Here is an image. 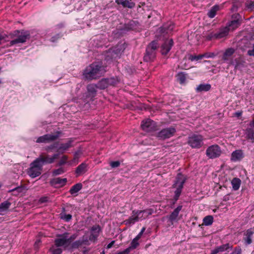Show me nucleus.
<instances>
[{
	"instance_id": "21",
	"label": "nucleus",
	"mask_w": 254,
	"mask_h": 254,
	"mask_svg": "<svg viewBox=\"0 0 254 254\" xmlns=\"http://www.w3.org/2000/svg\"><path fill=\"white\" fill-rule=\"evenodd\" d=\"M232 64L234 65L235 70H242L246 66V62L241 59H236Z\"/></svg>"
},
{
	"instance_id": "27",
	"label": "nucleus",
	"mask_w": 254,
	"mask_h": 254,
	"mask_svg": "<svg viewBox=\"0 0 254 254\" xmlns=\"http://www.w3.org/2000/svg\"><path fill=\"white\" fill-rule=\"evenodd\" d=\"M88 242L87 238L84 239V237H83L82 240H77L72 243L71 247L72 249H77L83 244L86 245Z\"/></svg>"
},
{
	"instance_id": "35",
	"label": "nucleus",
	"mask_w": 254,
	"mask_h": 254,
	"mask_svg": "<svg viewBox=\"0 0 254 254\" xmlns=\"http://www.w3.org/2000/svg\"><path fill=\"white\" fill-rule=\"evenodd\" d=\"M52 246L59 248L64 246V234L60 235L59 238L55 239V244Z\"/></svg>"
},
{
	"instance_id": "3",
	"label": "nucleus",
	"mask_w": 254,
	"mask_h": 254,
	"mask_svg": "<svg viewBox=\"0 0 254 254\" xmlns=\"http://www.w3.org/2000/svg\"><path fill=\"white\" fill-rule=\"evenodd\" d=\"M106 67L101 61L94 62L84 70V78L88 80L96 79L106 72Z\"/></svg>"
},
{
	"instance_id": "25",
	"label": "nucleus",
	"mask_w": 254,
	"mask_h": 254,
	"mask_svg": "<svg viewBox=\"0 0 254 254\" xmlns=\"http://www.w3.org/2000/svg\"><path fill=\"white\" fill-rule=\"evenodd\" d=\"M174 25L170 24L169 25H164L159 29V33L161 34H167L173 30Z\"/></svg>"
},
{
	"instance_id": "40",
	"label": "nucleus",
	"mask_w": 254,
	"mask_h": 254,
	"mask_svg": "<svg viewBox=\"0 0 254 254\" xmlns=\"http://www.w3.org/2000/svg\"><path fill=\"white\" fill-rule=\"evenodd\" d=\"M213 222V217L212 215H207L203 219V223L205 226H209Z\"/></svg>"
},
{
	"instance_id": "9",
	"label": "nucleus",
	"mask_w": 254,
	"mask_h": 254,
	"mask_svg": "<svg viewBox=\"0 0 254 254\" xmlns=\"http://www.w3.org/2000/svg\"><path fill=\"white\" fill-rule=\"evenodd\" d=\"M188 143L192 148H199L203 144V137L199 134H193L189 136Z\"/></svg>"
},
{
	"instance_id": "51",
	"label": "nucleus",
	"mask_w": 254,
	"mask_h": 254,
	"mask_svg": "<svg viewBox=\"0 0 254 254\" xmlns=\"http://www.w3.org/2000/svg\"><path fill=\"white\" fill-rule=\"evenodd\" d=\"M64 172V169L62 167H61L58 169L54 170L53 171V176H57L62 174Z\"/></svg>"
},
{
	"instance_id": "8",
	"label": "nucleus",
	"mask_w": 254,
	"mask_h": 254,
	"mask_svg": "<svg viewBox=\"0 0 254 254\" xmlns=\"http://www.w3.org/2000/svg\"><path fill=\"white\" fill-rule=\"evenodd\" d=\"M230 29L228 27L220 28L215 32H211L208 34L205 37L206 39L211 41L212 39H219L226 37L229 33Z\"/></svg>"
},
{
	"instance_id": "53",
	"label": "nucleus",
	"mask_w": 254,
	"mask_h": 254,
	"mask_svg": "<svg viewBox=\"0 0 254 254\" xmlns=\"http://www.w3.org/2000/svg\"><path fill=\"white\" fill-rule=\"evenodd\" d=\"M99 234H95L94 233L91 232V234L89 237V240L91 241H95L97 237H98Z\"/></svg>"
},
{
	"instance_id": "28",
	"label": "nucleus",
	"mask_w": 254,
	"mask_h": 254,
	"mask_svg": "<svg viewBox=\"0 0 254 254\" xmlns=\"http://www.w3.org/2000/svg\"><path fill=\"white\" fill-rule=\"evenodd\" d=\"M211 88V85L209 84H200L195 89L197 92H206Z\"/></svg>"
},
{
	"instance_id": "44",
	"label": "nucleus",
	"mask_w": 254,
	"mask_h": 254,
	"mask_svg": "<svg viewBox=\"0 0 254 254\" xmlns=\"http://www.w3.org/2000/svg\"><path fill=\"white\" fill-rule=\"evenodd\" d=\"M204 57V56L203 55H189L188 59L190 61H199L201 60Z\"/></svg>"
},
{
	"instance_id": "49",
	"label": "nucleus",
	"mask_w": 254,
	"mask_h": 254,
	"mask_svg": "<svg viewBox=\"0 0 254 254\" xmlns=\"http://www.w3.org/2000/svg\"><path fill=\"white\" fill-rule=\"evenodd\" d=\"M101 228L99 225L93 226L91 228V232L94 233L95 234H99Z\"/></svg>"
},
{
	"instance_id": "19",
	"label": "nucleus",
	"mask_w": 254,
	"mask_h": 254,
	"mask_svg": "<svg viewBox=\"0 0 254 254\" xmlns=\"http://www.w3.org/2000/svg\"><path fill=\"white\" fill-rule=\"evenodd\" d=\"M87 171V164L83 162L80 164L76 168L75 171V174L76 177H78Z\"/></svg>"
},
{
	"instance_id": "11",
	"label": "nucleus",
	"mask_w": 254,
	"mask_h": 254,
	"mask_svg": "<svg viewBox=\"0 0 254 254\" xmlns=\"http://www.w3.org/2000/svg\"><path fill=\"white\" fill-rule=\"evenodd\" d=\"M222 153L220 146L217 144L209 146L206 150V155L210 159L219 157Z\"/></svg>"
},
{
	"instance_id": "56",
	"label": "nucleus",
	"mask_w": 254,
	"mask_h": 254,
	"mask_svg": "<svg viewBox=\"0 0 254 254\" xmlns=\"http://www.w3.org/2000/svg\"><path fill=\"white\" fill-rule=\"evenodd\" d=\"M145 227H143L142 229L141 230L140 232L139 233V234L134 238L136 239L137 240H139L140 238L141 237L143 233L145 230Z\"/></svg>"
},
{
	"instance_id": "48",
	"label": "nucleus",
	"mask_w": 254,
	"mask_h": 254,
	"mask_svg": "<svg viewBox=\"0 0 254 254\" xmlns=\"http://www.w3.org/2000/svg\"><path fill=\"white\" fill-rule=\"evenodd\" d=\"M241 3L238 1H235L233 3L232 7L231 8L232 12H236L240 6Z\"/></svg>"
},
{
	"instance_id": "43",
	"label": "nucleus",
	"mask_w": 254,
	"mask_h": 254,
	"mask_svg": "<svg viewBox=\"0 0 254 254\" xmlns=\"http://www.w3.org/2000/svg\"><path fill=\"white\" fill-rule=\"evenodd\" d=\"M241 22L240 21H237L236 20H232L228 23V26L231 27L233 29L238 27L239 26Z\"/></svg>"
},
{
	"instance_id": "38",
	"label": "nucleus",
	"mask_w": 254,
	"mask_h": 254,
	"mask_svg": "<svg viewBox=\"0 0 254 254\" xmlns=\"http://www.w3.org/2000/svg\"><path fill=\"white\" fill-rule=\"evenodd\" d=\"M247 138L254 143V128H247L246 131Z\"/></svg>"
},
{
	"instance_id": "17",
	"label": "nucleus",
	"mask_w": 254,
	"mask_h": 254,
	"mask_svg": "<svg viewBox=\"0 0 254 254\" xmlns=\"http://www.w3.org/2000/svg\"><path fill=\"white\" fill-rule=\"evenodd\" d=\"M254 234V232L251 228L249 229L246 231V233L244 234V237L243 238V240L246 245H249L252 243V238Z\"/></svg>"
},
{
	"instance_id": "20",
	"label": "nucleus",
	"mask_w": 254,
	"mask_h": 254,
	"mask_svg": "<svg viewBox=\"0 0 254 254\" xmlns=\"http://www.w3.org/2000/svg\"><path fill=\"white\" fill-rule=\"evenodd\" d=\"M183 206L181 205H179L174 211L168 216L169 220L173 223L174 221L177 220V218L179 215L180 211L182 209Z\"/></svg>"
},
{
	"instance_id": "26",
	"label": "nucleus",
	"mask_w": 254,
	"mask_h": 254,
	"mask_svg": "<svg viewBox=\"0 0 254 254\" xmlns=\"http://www.w3.org/2000/svg\"><path fill=\"white\" fill-rule=\"evenodd\" d=\"M95 84L100 90H104L109 87L106 78L101 79Z\"/></svg>"
},
{
	"instance_id": "31",
	"label": "nucleus",
	"mask_w": 254,
	"mask_h": 254,
	"mask_svg": "<svg viewBox=\"0 0 254 254\" xmlns=\"http://www.w3.org/2000/svg\"><path fill=\"white\" fill-rule=\"evenodd\" d=\"M187 74L185 72H179L177 75V80L181 84L184 83L186 81Z\"/></svg>"
},
{
	"instance_id": "14",
	"label": "nucleus",
	"mask_w": 254,
	"mask_h": 254,
	"mask_svg": "<svg viewBox=\"0 0 254 254\" xmlns=\"http://www.w3.org/2000/svg\"><path fill=\"white\" fill-rule=\"evenodd\" d=\"M87 92H86V97L93 100L97 95V89H98L95 84H89L86 87Z\"/></svg>"
},
{
	"instance_id": "23",
	"label": "nucleus",
	"mask_w": 254,
	"mask_h": 254,
	"mask_svg": "<svg viewBox=\"0 0 254 254\" xmlns=\"http://www.w3.org/2000/svg\"><path fill=\"white\" fill-rule=\"evenodd\" d=\"M76 144L75 138H68L64 142V152L68 150V148L73 147Z\"/></svg>"
},
{
	"instance_id": "39",
	"label": "nucleus",
	"mask_w": 254,
	"mask_h": 254,
	"mask_svg": "<svg viewBox=\"0 0 254 254\" xmlns=\"http://www.w3.org/2000/svg\"><path fill=\"white\" fill-rule=\"evenodd\" d=\"M138 240L134 238L130 243V246L127 248V250H129L128 252L130 253L132 250L135 249L139 245V244L138 242Z\"/></svg>"
},
{
	"instance_id": "47",
	"label": "nucleus",
	"mask_w": 254,
	"mask_h": 254,
	"mask_svg": "<svg viewBox=\"0 0 254 254\" xmlns=\"http://www.w3.org/2000/svg\"><path fill=\"white\" fill-rule=\"evenodd\" d=\"M246 7L250 11L254 10V1H247L246 3Z\"/></svg>"
},
{
	"instance_id": "45",
	"label": "nucleus",
	"mask_w": 254,
	"mask_h": 254,
	"mask_svg": "<svg viewBox=\"0 0 254 254\" xmlns=\"http://www.w3.org/2000/svg\"><path fill=\"white\" fill-rule=\"evenodd\" d=\"M50 251L52 254H62L63 252V249L61 248L55 247L54 246L51 247Z\"/></svg>"
},
{
	"instance_id": "52",
	"label": "nucleus",
	"mask_w": 254,
	"mask_h": 254,
	"mask_svg": "<svg viewBox=\"0 0 254 254\" xmlns=\"http://www.w3.org/2000/svg\"><path fill=\"white\" fill-rule=\"evenodd\" d=\"M232 20H236L242 22V16L238 13H235L232 15Z\"/></svg>"
},
{
	"instance_id": "7",
	"label": "nucleus",
	"mask_w": 254,
	"mask_h": 254,
	"mask_svg": "<svg viewBox=\"0 0 254 254\" xmlns=\"http://www.w3.org/2000/svg\"><path fill=\"white\" fill-rule=\"evenodd\" d=\"M14 35H17L19 34L17 38L10 41V45L12 46L18 43H24L27 40H29L30 38V32L28 31L25 30H15L14 32Z\"/></svg>"
},
{
	"instance_id": "57",
	"label": "nucleus",
	"mask_w": 254,
	"mask_h": 254,
	"mask_svg": "<svg viewBox=\"0 0 254 254\" xmlns=\"http://www.w3.org/2000/svg\"><path fill=\"white\" fill-rule=\"evenodd\" d=\"M72 218V215L70 214L64 213V221L69 222Z\"/></svg>"
},
{
	"instance_id": "22",
	"label": "nucleus",
	"mask_w": 254,
	"mask_h": 254,
	"mask_svg": "<svg viewBox=\"0 0 254 254\" xmlns=\"http://www.w3.org/2000/svg\"><path fill=\"white\" fill-rule=\"evenodd\" d=\"M106 78L109 86H115L120 82V78L117 76Z\"/></svg>"
},
{
	"instance_id": "37",
	"label": "nucleus",
	"mask_w": 254,
	"mask_h": 254,
	"mask_svg": "<svg viewBox=\"0 0 254 254\" xmlns=\"http://www.w3.org/2000/svg\"><path fill=\"white\" fill-rule=\"evenodd\" d=\"M138 221V217L137 216L133 217V216H131L128 219L125 220L124 222L126 225L130 226Z\"/></svg>"
},
{
	"instance_id": "62",
	"label": "nucleus",
	"mask_w": 254,
	"mask_h": 254,
	"mask_svg": "<svg viewBox=\"0 0 254 254\" xmlns=\"http://www.w3.org/2000/svg\"><path fill=\"white\" fill-rule=\"evenodd\" d=\"M115 243V241H111V243H109V244L107 246V247H106V249H109L113 247V246L114 245Z\"/></svg>"
},
{
	"instance_id": "33",
	"label": "nucleus",
	"mask_w": 254,
	"mask_h": 254,
	"mask_svg": "<svg viewBox=\"0 0 254 254\" xmlns=\"http://www.w3.org/2000/svg\"><path fill=\"white\" fill-rule=\"evenodd\" d=\"M219 9V6L218 5H215L211 8L207 13L209 18H212L216 15V12Z\"/></svg>"
},
{
	"instance_id": "42",
	"label": "nucleus",
	"mask_w": 254,
	"mask_h": 254,
	"mask_svg": "<svg viewBox=\"0 0 254 254\" xmlns=\"http://www.w3.org/2000/svg\"><path fill=\"white\" fill-rule=\"evenodd\" d=\"M122 6L125 8H132L135 6V3L131 0H124Z\"/></svg>"
},
{
	"instance_id": "16",
	"label": "nucleus",
	"mask_w": 254,
	"mask_h": 254,
	"mask_svg": "<svg viewBox=\"0 0 254 254\" xmlns=\"http://www.w3.org/2000/svg\"><path fill=\"white\" fill-rule=\"evenodd\" d=\"M244 157V154L242 150L239 149L234 151L231 156L232 161H239Z\"/></svg>"
},
{
	"instance_id": "54",
	"label": "nucleus",
	"mask_w": 254,
	"mask_h": 254,
	"mask_svg": "<svg viewBox=\"0 0 254 254\" xmlns=\"http://www.w3.org/2000/svg\"><path fill=\"white\" fill-rule=\"evenodd\" d=\"M59 143L58 142L54 143L53 144L50 145V146H48L46 148L47 150H53L55 148H57L59 147Z\"/></svg>"
},
{
	"instance_id": "10",
	"label": "nucleus",
	"mask_w": 254,
	"mask_h": 254,
	"mask_svg": "<svg viewBox=\"0 0 254 254\" xmlns=\"http://www.w3.org/2000/svg\"><path fill=\"white\" fill-rule=\"evenodd\" d=\"M176 131V128L175 127H166L158 132L156 137L160 140H165L173 136Z\"/></svg>"
},
{
	"instance_id": "13",
	"label": "nucleus",
	"mask_w": 254,
	"mask_h": 254,
	"mask_svg": "<svg viewBox=\"0 0 254 254\" xmlns=\"http://www.w3.org/2000/svg\"><path fill=\"white\" fill-rule=\"evenodd\" d=\"M60 132L57 131L54 133L46 134L43 136L39 137L37 140V143H49L57 139L60 136Z\"/></svg>"
},
{
	"instance_id": "5",
	"label": "nucleus",
	"mask_w": 254,
	"mask_h": 254,
	"mask_svg": "<svg viewBox=\"0 0 254 254\" xmlns=\"http://www.w3.org/2000/svg\"><path fill=\"white\" fill-rule=\"evenodd\" d=\"M127 47L125 42L119 43L116 46L109 49L106 53L105 60L107 62H111L117 59L120 58Z\"/></svg>"
},
{
	"instance_id": "34",
	"label": "nucleus",
	"mask_w": 254,
	"mask_h": 254,
	"mask_svg": "<svg viewBox=\"0 0 254 254\" xmlns=\"http://www.w3.org/2000/svg\"><path fill=\"white\" fill-rule=\"evenodd\" d=\"M68 234L67 233L64 232V248L67 244L70 243L72 241L75 239L77 237V235L74 234L68 238Z\"/></svg>"
},
{
	"instance_id": "15",
	"label": "nucleus",
	"mask_w": 254,
	"mask_h": 254,
	"mask_svg": "<svg viewBox=\"0 0 254 254\" xmlns=\"http://www.w3.org/2000/svg\"><path fill=\"white\" fill-rule=\"evenodd\" d=\"M82 154L81 150L78 149L74 152L73 158L70 161L67 160V157L64 155V165L72 166L77 163L79 156Z\"/></svg>"
},
{
	"instance_id": "60",
	"label": "nucleus",
	"mask_w": 254,
	"mask_h": 254,
	"mask_svg": "<svg viewBox=\"0 0 254 254\" xmlns=\"http://www.w3.org/2000/svg\"><path fill=\"white\" fill-rule=\"evenodd\" d=\"M248 54L249 56H254V44H253V47H252V49L249 50L248 51Z\"/></svg>"
},
{
	"instance_id": "50",
	"label": "nucleus",
	"mask_w": 254,
	"mask_h": 254,
	"mask_svg": "<svg viewBox=\"0 0 254 254\" xmlns=\"http://www.w3.org/2000/svg\"><path fill=\"white\" fill-rule=\"evenodd\" d=\"M121 165L120 161H111L110 162V166L112 168H116L119 167Z\"/></svg>"
},
{
	"instance_id": "1",
	"label": "nucleus",
	"mask_w": 254,
	"mask_h": 254,
	"mask_svg": "<svg viewBox=\"0 0 254 254\" xmlns=\"http://www.w3.org/2000/svg\"><path fill=\"white\" fill-rule=\"evenodd\" d=\"M174 44L173 39L166 40L161 45L158 43L157 40H153L146 47L143 56V61L147 63L153 62L156 59L157 51L160 47L161 54L166 56L172 49Z\"/></svg>"
},
{
	"instance_id": "58",
	"label": "nucleus",
	"mask_w": 254,
	"mask_h": 254,
	"mask_svg": "<svg viewBox=\"0 0 254 254\" xmlns=\"http://www.w3.org/2000/svg\"><path fill=\"white\" fill-rule=\"evenodd\" d=\"M202 55L204 56V57H206L207 58H214L215 56V54L213 53H206Z\"/></svg>"
},
{
	"instance_id": "24",
	"label": "nucleus",
	"mask_w": 254,
	"mask_h": 254,
	"mask_svg": "<svg viewBox=\"0 0 254 254\" xmlns=\"http://www.w3.org/2000/svg\"><path fill=\"white\" fill-rule=\"evenodd\" d=\"M50 184L55 188L63 186L64 185V179L60 177L55 178L51 180Z\"/></svg>"
},
{
	"instance_id": "46",
	"label": "nucleus",
	"mask_w": 254,
	"mask_h": 254,
	"mask_svg": "<svg viewBox=\"0 0 254 254\" xmlns=\"http://www.w3.org/2000/svg\"><path fill=\"white\" fill-rule=\"evenodd\" d=\"M125 69L129 74H132L136 72V69L134 66L131 65H127Z\"/></svg>"
},
{
	"instance_id": "6",
	"label": "nucleus",
	"mask_w": 254,
	"mask_h": 254,
	"mask_svg": "<svg viewBox=\"0 0 254 254\" xmlns=\"http://www.w3.org/2000/svg\"><path fill=\"white\" fill-rule=\"evenodd\" d=\"M139 26V23L137 21L130 20L128 22L124 24L113 31L116 38H120L126 35L128 32L136 30Z\"/></svg>"
},
{
	"instance_id": "63",
	"label": "nucleus",
	"mask_w": 254,
	"mask_h": 254,
	"mask_svg": "<svg viewBox=\"0 0 254 254\" xmlns=\"http://www.w3.org/2000/svg\"><path fill=\"white\" fill-rule=\"evenodd\" d=\"M242 115V111H238L236 112L234 114V115L235 117H236L237 118H239L241 117Z\"/></svg>"
},
{
	"instance_id": "32",
	"label": "nucleus",
	"mask_w": 254,
	"mask_h": 254,
	"mask_svg": "<svg viewBox=\"0 0 254 254\" xmlns=\"http://www.w3.org/2000/svg\"><path fill=\"white\" fill-rule=\"evenodd\" d=\"M11 203L8 200L4 201L0 204V212L6 211L10 207Z\"/></svg>"
},
{
	"instance_id": "64",
	"label": "nucleus",
	"mask_w": 254,
	"mask_h": 254,
	"mask_svg": "<svg viewBox=\"0 0 254 254\" xmlns=\"http://www.w3.org/2000/svg\"><path fill=\"white\" fill-rule=\"evenodd\" d=\"M129 250L125 249L124 251L122 252H120L117 254H129V252H128Z\"/></svg>"
},
{
	"instance_id": "59",
	"label": "nucleus",
	"mask_w": 254,
	"mask_h": 254,
	"mask_svg": "<svg viewBox=\"0 0 254 254\" xmlns=\"http://www.w3.org/2000/svg\"><path fill=\"white\" fill-rule=\"evenodd\" d=\"M147 211L145 210H136V216H137L138 217V219H139V218L140 217H143V216H140V214L141 213H143V214H144V213L146 212Z\"/></svg>"
},
{
	"instance_id": "30",
	"label": "nucleus",
	"mask_w": 254,
	"mask_h": 254,
	"mask_svg": "<svg viewBox=\"0 0 254 254\" xmlns=\"http://www.w3.org/2000/svg\"><path fill=\"white\" fill-rule=\"evenodd\" d=\"M241 183V181L239 178H234L232 182L233 189L234 190H237L239 189Z\"/></svg>"
},
{
	"instance_id": "2",
	"label": "nucleus",
	"mask_w": 254,
	"mask_h": 254,
	"mask_svg": "<svg viewBox=\"0 0 254 254\" xmlns=\"http://www.w3.org/2000/svg\"><path fill=\"white\" fill-rule=\"evenodd\" d=\"M59 156L58 153L54 154L52 157H50L49 155H40L30 163V167L27 170L28 175L32 178L39 176L42 174L43 166L53 163L55 159L59 158Z\"/></svg>"
},
{
	"instance_id": "36",
	"label": "nucleus",
	"mask_w": 254,
	"mask_h": 254,
	"mask_svg": "<svg viewBox=\"0 0 254 254\" xmlns=\"http://www.w3.org/2000/svg\"><path fill=\"white\" fill-rule=\"evenodd\" d=\"M234 52L235 50L233 48H230L227 49L223 55V60L224 61L227 60L228 58L231 57L234 53Z\"/></svg>"
},
{
	"instance_id": "29",
	"label": "nucleus",
	"mask_w": 254,
	"mask_h": 254,
	"mask_svg": "<svg viewBox=\"0 0 254 254\" xmlns=\"http://www.w3.org/2000/svg\"><path fill=\"white\" fill-rule=\"evenodd\" d=\"M82 188L81 183H77L73 185L70 189L69 192L71 194L73 195L76 194Z\"/></svg>"
},
{
	"instance_id": "18",
	"label": "nucleus",
	"mask_w": 254,
	"mask_h": 254,
	"mask_svg": "<svg viewBox=\"0 0 254 254\" xmlns=\"http://www.w3.org/2000/svg\"><path fill=\"white\" fill-rule=\"evenodd\" d=\"M232 249L233 246L230 243H226L219 247H217L213 250V251L217 254L219 252H223L225 251L229 252V251H231Z\"/></svg>"
},
{
	"instance_id": "12",
	"label": "nucleus",
	"mask_w": 254,
	"mask_h": 254,
	"mask_svg": "<svg viewBox=\"0 0 254 254\" xmlns=\"http://www.w3.org/2000/svg\"><path fill=\"white\" fill-rule=\"evenodd\" d=\"M141 127L146 132L155 131L158 127L156 123L150 119L142 121Z\"/></svg>"
},
{
	"instance_id": "4",
	"label": "nucleus",
	"mask_w": 254,
	"mask_h": 254,
	"mask_svg": "<svg viewBox=\"0 0 254 254\" xmlns=\"http://www.w3.org/2000/svg\"><path fill=\"white\" fill-rule=\"evenodd\" d=\"M187 180V178L181 173H179L177 174L174 180V184L172 185V188L176 189V190L174 191V195L172 199V203L171 208H172L173 207V206L179 199L184 188V185Z\"/></svg>"
},
{
	"instance_id": "41",
	"label": "nucleus",
	"mask_w": 254,
	"mask_h": 254,
	"mask_svg": "<svg viewBox=\"0 0 254 254\" xmlns=\"http://www.w3.org/2000/svg\"><path fill=\"white\" fill-rule=\"evenodd\" d=\"M24 187L22 186L17 187L16 188H15L13 189H12L11 190H9L8 191V192H15V191H17V193H12V195H17L19 193H21L24 190Z\"/></svg>"
},
{
	"instance_id": "61",
	"label": "nucleus",
	"mask_w": 254,
	"mask_h": 254,
	"mask_svg": "<svg viewBox=\"0 0 254 254\" xmlns=\"http://www.w3.org/2000/svg\"><path fill=\"white\" fill-rule=\"evenodd\" d=\"M48 201V197L47 196H43L40 198L39 201L41 203H45Z\"/></svg>"
},
{
	"instance_id": "55",
	"label": "nucleus",
	"mask_w": 254,
	"mask_h": 254,
	"mask_svg": "<svg viewBox=\"0 0 254 254\" xmlns=\"http://www.w3.org/2000/svg\"><path fill=\"white\" fill-rule=\"evenodd\" d=\"M230 254H242V249L240 247H237Z\"/></svg>"
}]
</instances>
